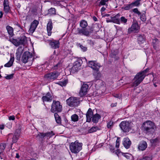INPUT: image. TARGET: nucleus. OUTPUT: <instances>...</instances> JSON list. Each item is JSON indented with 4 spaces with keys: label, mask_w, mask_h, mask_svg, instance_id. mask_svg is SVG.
<instances>
[{
    "label": "nucleus",
    "mask_w": 160,
    "mask_h": 160,
    "mask_svg": "<svg viewBox=\"0 0 160 160\" xmlns=\"http://www.w3.org/2000/svg\"><path fill=\"white\" fill-rule=\"evenodd\" d=\"M140 19L143 22H145L146 20V18L145 15V14L143 13L140 16Z\"/></svg>",
    "instance_id": "44"
},
{
    "label": "nucleus",
    "mask_w": 160,
    "mask_h": 160,
    "mask_svg": "<svg viewBox=\"0 0 160 160\" xmlns=\"http://www.w3.org/2000/svg\"><path fill=\"white\" fill-rule=\"evenodd\" d=\"M78 46L81 49H83V50H85L87 49L86 47H83L79 43L78 44Z\"/></svg>",
    "instance_id": "52"
},
{
    "label": "nucleus",
    "mask_w": 160,
    "mask_h": 160,
    "mask_svg": "<svg viewBox=\"0 0 160 160\" xmlns=\"http://www.w3.org/2000/svg\"><path fill=\"white\" fill-rule=\"evenodd\" d=\"M133 12L135 13L138 14V15H141V12L138 11L137 8H134L132 10Z\"/></svg>",
    "instance_id": "46"
},
{
    "label": "nucleus",
    "mask_w": 160,
    "mask_h": 160,
    "mask_svg": "<svg viewBox=\"0 0 160 160\" xmlns=\"http://www.w3.org/2000/svg\"><path fill=\"white\" fill-rule=\"evenodd\" d=\"M133 7L132 3L125 5L123 7V8L125 10H128Z\"/></svg>",
    "instance_id": "40"
},
{
    "label": "nucleus",
    "mask_w": 160,
    "mask_h": 160,
    "mask_svg": "<svg viewBox=\"0 0 160 160\" xmlns=\"http://www.w3.org/2000/svg\"><path fill=\"white\" fill-rule=\"evenodd\" d=\"M118 51H111V53L110 56L112 58H114L115 60L119 59V57L118 56Z\"/></svg>",
    "instance_id": "25"
},
{
    "label": "nucleus",
    "mask_w": 160,
    "mask_h": 160,
    "mask_svg": "<svg viewBox=\"0 0 160 160\" xmlns=\"http://www.w3.org/2000/svg\"><path fill=\"white\" fill-rule=\"evenodd\" d=\"M105 9H106L105 8L103 7L101 8V11L102 12H103L105 10Z\"/></svg>",
    "instance_id": "59"
},
{
    "label": "nucleus",
    "mask_w": 160,
    "mask_h": 160,
    "mask_svg": "<svg viewBox=\"0 0 160 160\" xmlns=\"http://www.w3.org/2000/svg\"><path fill=\"white\" fill-rule=\"evenodd\" d=\"M62 60L60 61L56 65L53 67V69L55 70L57 69L60 68L62 66Z\"/></svg>",
    "instance_id": "34"
},
{
    "label": "nucleus",
    "mask_w": 160,
    "mask_h": 160,
    "mask_svg": "<svg viewBox=\"0 0 160 160\" xmlns=\"http://www.w3.org/2000/svg\"><path fill=\"white\" fill-rule=\"evenodd\" d=\"M82 144L76 141L72 142L70 145L69 148L71 152L73 153H77L82 149Z\"/></svg>",
    "instance_id": "5"
},
{
    "label": "nucleus",
    "mask_w": 160,
    "mask_h": 160,
    "mask_svg": "<svg viewBox=\"0 0 160 160\" xmlns=\"http://www.w3.org/2000/svg\"><path fill=\"white\" fill-rule=\"evenodd\" d=\"M117 103H112L111 105V106L112 107H115V106H117Z\"/></svg>",
    "instance_id": "57"
},
{
    "label": "nucleus",
    "mask_w": 160,
    "mask_h": 160,
    "mask_svg": "<svg viewBox=\"0 0 160 160\" xmlns=\"http://www.w3.org/2000/svg\"><path fill=\"white\" fill-rule=\"evenodd\" d=\"M67 83V81H66V80L64 81V82H61L62 84H61V85H62L63 86H65L66 85V84Z\"/></svg>",
    "instance_id": "55"
},
{
    "label": "nucleus",
    "mask_w": 160,
    "mask_h": 160,
    "mask_svg": "<svg viewBox=\"0 0 160 160\" xmlns=\"http://www.w3.org/2000/svg\"><path fill=\"white\" fill-rule=\"evenodd\" d=\"M113 122L112 121H110L109 122L107 125V128H111L113 126Z\"/></svg>",
    "instance_id": "43"
},
{
    "label": "nucleus",
    "mask_w": 160,
    "mask_h": 160,
    "mask_svg": "<svg viewBox=\"0 0 160 160\" xmlns=\"http://www.w3.org/2000/svg\"><path fill=\"white\" fill-rule=\"evenodd\" d=\"M137 41L139 44L143 43L145 42V37L143 35H139L137 38Z\"/></svg>",
    "instance_id": "26"
},
{
    "label": "nucleus",
    "mask_w": 160,
    "mask_h": 160,
    "mask_svg": "<svg viewBox=\"0 0 160 160\" xmlns=\"http://www.w3.org/2000/svg\"><path fill=\"white\" fill-rule=\"evenodd\" d=\"M42 99L43 102H51L52 99V97L50 92H48L45 96H43Z\"/></svg>",
    "instance_id": "19"
},
{
    "label": "nucleus",
    "mask_w": 160,
    "mask_h": 160,
    "mask_svg": "<svg viewBox=\"0 0 160 160\" xmlns=\"http://www.w3.org/2000/svg\"><path fill=\"white\" fill-rule=\"evenodd\" d=\"M127 21L128 19L123 16L121 17L120 19V23H122L124 25H126L127 24Z\"/></svg>",
    "instance_id": "36"
},
{
    "label": "nucleus",
    "mask_w": 160,
    "mask_h": 160,
    "mask_svg": "<svg viewBox=\"0 0 160 160\" xmlns=\"http://www.w3.org/2000/svg\"><path fill=\"white\" fill-rule=\"evenodd\" d=\"M93 115V113L92 109L91 108H89L86 114L87 122H90L91 121V119Z\"/></svg>",
    "instance_id": "16"
},
{
    "label": "nucleus",
    "mask_w": 160,
    "mask_h": 160,
    "mask_svg": "<svg viewBox=\"0 0 160 160\" xmlns=\"http://www.w3.org/2000/svg\"><path fill=\"white\" fill-rule=\"evenodd\" d=\"M147 147V144L146 142L142 141L140 142L138 146V148L141 151L145 150Z\"/></svg>",
    "instance_id": "21"
},
{
    "label": "nucleus",
    "mask_w": 160,
    "mask_h": 160,
    "mask_svg": "<svg viewBox=\"0 0 160 160\" xmlns=\"http://www.w3.org/2000/svg\"><path fill=\"white\" fill-rule=\"evenodd\" d=\"M98 130H99L98 127L96 126L92 127L90 129L88 130V132L90 133H91L96 132Z\"/></svg>",
    "instance_id": "38"
},
{
    "label": "nucleus",
    "mask_w": 160,
    "mask_h": 160,
    "mask_svg": "<svg viewBox=\"0 0 160 160\" xmlns=\"http://www.w3.org/2000/svg\"><path fill=\"white\" fill-rule=\"evenodd\" d=\"M13 76V74L8 75L5 77V78L7 79H10L12 78Z\"/></svg>",
    "instance_id": "47"
},
{
    "label": "nucleus",
    "mask_w": 160,
    "mask_h": 160,
    "mask_svg": "<svg viewBox=\"0 0 160 160\" xmlns=\"http://www.w3.org/2000/svg\"><path fill=\"white\" fill-rule=\"evenodd\" d=\"M49 45L52 49H57L59 48L60 43L59 41L54 40L50 41L49 42Z\"/></svg>",
    "instance_id": "17"
},
{
    "label": "nucleus",
    "mask_w": 160,
    "mask_h": 160,
    "mask_svg": "<svg viewBox=\"0 0 160 160\" xmlns=\"http://www.w3.org/2000/svg\"><path fill=\"white\" fill-rule=\"evenodd\" d=\"M62 110V106L58 101L53 100L51 105V111L54 113L61 112Z\"/></svg>",
    "instance_id": "6"
},
{
    "label": "nucleus",
    "mask_w": 160,
    "mask_h": 160,
    "mask_svg": "<svg viewBox=\"0 0 160 160\" xmlns=\"http://www.w3.org/2000/svg\"><path fill=\"white\" fill-rule=\"evenodd\" d=\"M131 144V142L128 138H125L123 139V144L127 149L129 148Z\"/></svg>",
    "instance_id": "22"
},
{
    "label": "nucleus",
    "mask_w": 160,
    "mask_h": 160,
    "mask_svg": "<svg viewBox=\"0 0 160 160\" xmlns=\"http://www.w3.org/2000/svg\"><path fill=\"white\" fill-rule=\"evenodd\" d=\"M119 126L121 130L124 132H129L130 129V123L128 121L122 122L119 124Z\"/></svg>",
    "instance_id": "10"
},
{
    "label": "nucleus",
    "mask_w": 160,
    "mask_h": 160,
    "mask_svg": "<svg viewBox=\"0 0 160 160\" xmlns=\"http://www.w3.org/2000/svg\"><path fill=\"white\" fill-rule=\"evenodd\" d=\"M88 66L91 68L94 71L99 70L100 68L101 67L100 64L97 62L95 61H89L88 63Z\"/></svg>",
    "instance_id": "11"
},
{
    "label": "nucleus",
    "mask_w": 160,
    "mask_h": 160,
    "mask_svg": "<svg viewBox=\"0 0 160 160\" xmlns=\"http://www.w3.org/2000/svg\"><path fill=\"white\" fill-rule=\"evenodd\" d=\"M8 136L9 137H12H12V142L13 143L16 142L18 140V134L16 133H14V135H13L12 134H9L8 135Z\"/></svg>",
    "instance_id": "28"
},
{
    "label": "nucleus",
    "mask_w": 160,
    "mask_h": 160,
    "mask_svg": "<svg viewBox=\"0 0 160 160\" xmlns=\"http://www.w3.org/2000/svg\"><path fill=\"white\" fill-rule=\"evenodd\" d=\"M99 0H98L99 1ZM108 0H101L99 4V6L100 5H104L106 4V2H108Z\"/></svg>",
    "instance_id": "45"
},
{
    "label": "nucleus",
    "mask_w": 160,
    "mask_h": 160,
    "mask_svg": "<svg viewBox=\"0 0 160 160\" xmlns=\"http://www.w3.org/2000/svg\"><path fill=\"white\" fill-rule=\"evenodd\" d=\"M106 22H112V17H111V19H109V18H107Z\"/></svg>",
    "instance_id": "54"
},
{
    "label": "nucleus",
    "mask_w": 160,
    "mask_h": 160,
    "mask_svg": "<svg viewBox=\"0 0 160 160\" xmlns=\"http://www.w3.org/2000/svg\"><path fill=\"white\" fill-rule=\"evenodd\" d=\"M141 0H137L134 2H132V4L133 7L134 6H138L140 4V2Z\"/></svg>",
    "instance_id": "41"
},
{
    "label": "nucleus",
    "mask_w": 160,
    "mask_h": 160,
    "mask_svg": "<svg viewBox=\"0 0 160 160\" xmlns=\"http://www.w3.org/2000/svg\"><path fill=\"white\" fill-rule=\"evenodd\" d=\"M6 28L10 36H12L14 35L13 28L12 27L8 25L7 26Z\"/></svg>",
    "instance_id": "27"
},
{
    "label": "nucleus",
    "mask_w": 160,
    "mask_h": 160,
    "mask_svg": "<svg viewBox=\"0 0 160 160\" xmlns=\"http://www.w3.org/2000/svg\"><path fill=\"white\" fill-rule=\"evenodd\" d=\"M158 43V41L157 38H155L154 40H153L152 43L153 45V47L155 49H156V45H157Z\"/></svg>",
    "instance_id": "42"
},
{
    "label": "nucleus",
    "mask_w": 160,
    "mask_h": 160,
    "mask_svg": "<svg viewBox=\"0 0 160 160\" xmlns=\"http://www.w3.org/2000/svg\"><path fill=\"white\" fill-rule=\"evenodd\" d=\"M93 19L95 21H97V19L95 16L93 17Z\"/></svg>",
    "instance_id": "61"
},
{
    "label": "nucleus",
    "mask_w": 160,
    "mask_h": 160,
    "mask_svg": "<svg viewBox=\"0 0 160 160\" xmlns=\"http://www.w3.org/2000/svg\"><path fill=\"white\" fill-rule=\"evenodd\" d=\"M105 16H106L108 17V16H109V14H105Z\"/></svg>",
    "instance_id": "63"
},
{
    "label": "nucleus",
    "mask_w": 160,
    "mask_h": 160,
    "mask_svg": "<svg viewBox=\"0 0 160 160\" xmlns=\"http://www.w3.org/2000/svg\"><path fill=\"white\" fill-rule=\"evenodd\" d=\"M54 116L57 123L60 124L61 123V119L60 117L57 113H54Z\"/></svg>",
    "instance_id": "31"
},
{
    "label": "nucleus",
    "mask_w": 160,
    "mask_h": 160,
    "mask_svg": "<svg viewBox=\"0 0 160 160\" xmlns=\"http://www.w3.org/2000/svg\"><path fill=\"white\" fill-rule=\"evenodd\" d=\"M79 117L76 114H74L71 116V119L72 121L76 122L78 121Z\"/></svg>",
    "instance_id": "35"
},
{
    "label": "nucleus",
    "mask_w": 160,
    "mask_h": 160,
    "mask_svg": "<svg viewBox=\"0 0 160 160\" xmlns=\"http://www.w3.org/2000/svg\"><path fill=\"white\" fill-rule=\"evenodd\" d=\"M19 154L18 153H17L16 154V158H19Z\"/></svg>",
    "instance_id": "60"
},
{
    "label": "nucleus",
    "mask_w": 160,
    "mask_h": 160,
    "mask_svg": "<svg viewBox=\"0 0 160 160\" xmlns=\"http://www.w3.org/2000/svg\"><path fill=\"white\" fill-rule=\"evenodd\" d=\"M27 38L24 35H22L21 36L18 40L17 39H13L12 40V42L16 46H18L20 45H22L23 47H19L18 49H21L23 50L24 49V45L27 42Z\"/></svg>",
    "instance_id": "4"
},
{
    "label": "nucleus",
    "mask_w": 160,
    "mask_h": 160,
    "mask_svg": "<svg viewBox=\"0 0 160 160\" xmlns=\"http://www.w3.org/2000/svg\"><path fill=\"white\" fill-rule=\"evenodd\" d=\"M154 85L155 87H156L157 86V85L155 84H154Z\"/></svg>",
    "instance_id": "64"
},
{
    "label": "nucleus",
    "mask_w": 160,
    "mask_h": 160,
    "mask_svg": "<svg viewBox=\"0 0 160 160\" xmlns=\"http://www.w3.org/2000/svg\"><path fill=\"white\" fill-rule=\"evenodd\" d=\"M93 75L96 80H99L101 77V73L99 70L94 71Z\"/></svg>",
    "instance_id": "30"
},
{
    "label": "nucleus",
    "mask_w": 160,
    "mask_h": 160,
    "mask_svg": "<svg viewBox=\"0 0 160 160\" xmlns=\"http://www.w3.org/2000/svg\"><path fill=\"white\" fill-rule=\"evenodd\" d=\"M66 101L68 105L71 107L77 106L79 104V99L76 97H70Z\"/></svg>",
    "instance_id": "8"
},
{
    "label": "nucleus",
    "mask_w": 160,
    "mask_h": 160,
    "mask_svg": "<svg viewBox=\"0 0 160 160\" xmlns=\"http://www.w3.org/2000/svg\"><path fill=\"white\" fill-rule=\"evenodd\" d=\"M149 70V68H147L143 71L138 73L133 79L134 81L131 84L132 87H136L145 78L146 74Z\"/></svg>",
    "instance_id": "2"
},
{
    "label": "nucleus",
    "mask_w": 160,
    "mask_h": 160,
    "mask_svg": "<svg viewBox=\"0 0 160 160\" xmlns=\"http://www.w3.org/2000/svg\"><path fill=\"white\" fill-rule=\"evenodd\" d=\"M113 97L116 98H120L121 97V95L119 94H113Z\"/></svg>",
    "instance_id": "48"
},
{
    "label": "nucleus",
    "mask_w": 160,
    "mask_h": 160,
    "mask_svg": "<svg viewBox=\"0 0 160 160\" xmlns=\"http://www.w3.org/2000/svg\"><path fill=\"white\" fill-rule=\"evenodd\" d=\"M54 135L53 132H48L46 133L39 132L37 135L36 137L38 138H43L45 137L51 138Z\"/></svg>",
    "instance_id": "15"
},
{
    "label": "nucleus",
    "mask_w": 160,
    "mask_h": 160,
    "mask_svg": "<svg viewBox=\"0 0 160 160\" xmlns=\"http://www.w3.org/2000/svg\"><path fill=\"white\" fill-rule=\"evenodd\" d=\"M3 5L4 10L5 12L6 13L9 12L10 9L8 5V0H4Z\"/></svg>",
    "instance_id": "23"
},
{
    "label": "nucleus",
    "mask_w": 160,
    "mask_h": 160,
    "mask_svg": "<svg viewBox=\"0 0 160 160\" xmlns=\"http://www.w3.org/2000/svg\"><path fill=\"white\" fill-rule=\"evenodd\" d=\"M144 131L148 134H153L155 131L156 127L154 122L151 121H147L142 124Z\"/></svg>",
    "instance_id": "3"
},
{
    "label": "nucleus",
    "mask_w": 160,
    "mask_h": 160,
    "mask_svg": "<svg viewBox=\"0 0 160 160\" xmlns=\"http://www.w3.org/2000/svg\"><path fill=\"white\" fill-rule=\"evenodd\" d=\"M152 157L150 155L143 156L139 160H151Z\"/></svg>",
    "instance_id": "39"
},
{
    "label": "nucleus",
    "mask_w": 160,
    "mask_h": 160,
    "mask_svg": "<svg viewBox=\"0 0 160 160\" xmlns=\"http://www.w3.org/2000/svg\"><path fill=\"white\" fill-rule=\"evenodd\" d=\"M33 56L32 52L28 51H26L23 54L21 58V61L24 63L27 62Z\"/></svg>",
    "instance_id": "9"
},
{
    "label": "nucleus",
    "mask_w": 160,
    "mask_h": 160,
    "mask_svg": "<svg viewBox=\"0 0 160 160\" xmlns=\"http://www.w3.org/2000/svg\"><path fill=\"white\" fill-rule=\"evenodd\" d=\"M140 27L137 22L133 23L130 27L128 29V33L129 34L132 33H137L139 30Z\"/></svg>",
    "instance_id": "13"
},
{
    "label": "nucleus",
    "mask_w": 160,
    "mask_h": 160,
    "mask_svg": "<svg viewBox=\"0 0 160 160\" xmlns=\"http://www.w3.org/2000/svg\"><path fill=\"white\" fill-rule=\"evenodd\" d=\"M14 60V57H11L9 62L4 65L5 67H10L12 66L13 65V62Z\"/></svg>",
    "instance_id": "29"
},
{
    "label": "nucleus",
    "mask_w": 160,
    "mask_h": 160,
    "mask_svg": "<svg viewBox=\"0 0 160 160\" xmlns=\"http://www.w3.org/2000/svg\"><path fill=\"white\" fill-rule=\"evenodd\" d=\"M76 60L70 69L71 72L73 73L78 71L82 63V59L81 58H76Z\"/></svg>",
    "instance_id": "7"
},
{
    "label": "nucleus",
    "mask_w": 160,
    "mask_h": 160,
    "mask_svg": "<svg viewBox=\"0 0 160 160\" xmlns=\"http://www.w3.org/2000/svg\"><path fill=\"white\" fill-rule=\"evenodd\" d=\"M0 18H1L2 17L3 15L2 12L1 11H0Z\"/></svg>",
    "instance_id": "58"
},
{
    "label": "nucleus",
    "mask_w": 160,
    "mask_h": 160,
    "mask_svg": "<svg viewBox=\"0 0 160 160\" xmlns=\"http://www.w3.org/2000/svg\"><path fill=\"white\" fill-rule=\"evenodd\" d=\"M88 85L85 83H83L79 95L81 97H83L87 94L88 91Z\"/></svg>",
    "instance_id": "14"
},
{
    "label": "nucleus",
    "mask_w": 160,
    "mask_h": 160,
    "mask_svg": "<svg viewBox=\"0 0 160 160\" xmlns=\"http://www.w3.org/2000/svg\"><path fill=\"white\" fill-rule=\"evenodd\" d=\"M6 146V143L3 142L1 143L0 144V154H1L4 150Z\"/></svg>",
    "instance_id": "33"
},
{
    "label": "nucleus",
    "mask_w": 160,
    "mask_h": 160,
    "mask_svg": "<svg viewBox=\"0 0 160 160\" xmlns=\"http://www.w3.org/2000/svg\"><path fill=\"white\" fill-rule=\"evenodd\" d=\"M59 74V72L55 71L47 74L45 75V77L50 81H52L56 79Z\"/></svg>",
    "instance_id": "12"
},
{
    "label": "nucleus",
    "mask_w": 160,
    "mask_h": 160,
    "mask_svg": "<svg viewBox=\"0 0 160 160\" xmlns=\"http://www.w3.org/2000/svg\"><path fill=\"white\" fill-rule=\"evenodd\" d=\"M8 119L10 120H14L15 119V117L14 115L10 116L8 117Z\"/></svg>",
    "instance_id": "53"
},
{
    "label": "nucleus",
    "mask_w": 160,
    "mask_h": 160,
    "mask_svg": "<svg viewBox=\"0 0 160 160\" xmlns=\"http://www.w3.org/2000/svg\"><path fill=\"white\" fill-rule=\"evenodd\" d=\"M88 25L87 21L84 20H82L80 22V26L82 28H77V34L84 35L87 36H89L92 32L93 31L91 29H87L86 28Z\"/></svg>",
    "instance_id": "1"
},
{
    "label": "nucleus",
    "mask_w": 160,
    "mask_h": 160,
    "mask_svg": "<svg viewBox=\"0 0 160 160\" xmlns=\"http://www.w3.org/2000/svg\"><path fill=\"white\" fill-rule=\"evenodd\" d=\"M48 14L50 15H55L56 14V11L55 8H51L48 10Z\"/></svg>",
    "instance_id": "37"
},
{
    "label": "nucleus",
    "mask_w": 160,
    "mask_h": 160,
    "mask_svg": "<svg viewBox=\"0 0 160 160\" xmlns=\"http://www.w3.org/2000/svg\"><path fill=\"white\" fill-rule=\"evenodd\" d=\"M38 24V21L37 20H34L32 23L31 25V27L29 30L30 32H33L37 27Z\"/></svg>",
    "instance_id": "20"
},
{
    "label": "nucleus",
    "mask_w": 160,
    "mask_h": 160,
    "mask_svg": "<svg viewBox=\"0 0 160 160\" xmlns=\"http://www.w3.org/2000/svg\"><path fill=\"white\" fill-rule=\"evenodd\" d=\"M90 43L91 45H93L94 44V42L91 41H90Z\"/></svg>",
    "instance_id": "62"
},
{
    "label": "nucleus",
    "mask_w": 160,
    "mask_h": 160,
    "mask_svg": "<svg viewBox=\"0 0 160 160\" xmlns=\"http://www.w3.org/2000/svg\"><path fill=\"white\" fill-rule=\"evenodd\" d=\"M4 128V125L0 124V129L3 130Z\"/></svg>",
    "instance_id": "56"
},
{
    "label": "nucleus",
    "mask_w": 160,
    "mask_h": 160,
    "mask_svg": "<svg viewBox=\"0 0 160 160\" xmlns=\"http://www.w3.org/2000/svg\"><path fill=\"white\" fill-rule=\"evenodd\" d=\"M119 139L118 138L116 141V147L117 148H119Z\"/></svg>",
    "instance_id": "49"
},
{
    "label": "nucleus",
    "mask_w": 160,
    "mask_h": 160,
    "mask_svg": "<svg viewBox=\"0 0 160 160\" xmlns=\"http://www.w3.org/2000/svg\"><path fill=\"white\" fill-rule=\"evenodd\" d=\"M53 28L52 23L51 20H49L47 26V30L48 35V36H51L52 33V30Z\"/></svg>",
    "instance_id": "18"
},
{
    "label": "nucleus",
    "mask_w": 160,
    "mask_h": 160,
    "mask_svg": "<svg viewBox=\"0 0 160 160\" xmlns=\"http://www.w3.org/2000/svg\"><path fill=\"white\" fill-rule=\"evenodd\" d=\"M14 25L17 26L19 28L23 30L22 27L17 22H15L14 23Z\"/></svg>",
    "instance_id": "51"
},
{
    "label": "nucleus",
    "mask_w": 160,
    "mask_h": 160,
    "mask_svg": "<svg viewBox=\"0 0 160 160\" xmlns=\"http://www.w3.org/2000/svg\"><path fill=\"white\" fill-rule=\"evenodd\" d=\"M122 155H123L124 157H126L127 159H129L130 158V155L128 153H122Z\"/></svg>",
    "instance_id": "50"
},
{
    "label": "nucleus",
    "mask_w": 160,
    "mask_h": 160,
    "mask_svg": "<svg viewBox=\"0 0 160 160\" xmlns=\"http://www.w3.org/2000/svg\"><path fill=\"white\" fill-rule=\"evenodd\" d=\"M101 118V116L98 113H96L93 116L92 118V122L94 123H97L98 120Z\"/></svg>",
    "instance_id": "24"
},
{
    "label": "nucleus",
    "mask_w": 160,
    "mask_h": 160,
    "mask_svg": "<svg viewBox=\"0 0 160 160\" xmlns=\"http://www.w3.org/2000/svg\"><path fill=\"white\" fill-rule=\"evenodd\" d=\"M119 15L118 14L112 17V22L119 24H120V19L117 18L118 16H119Z\"/></svg>",
    "instance_id": "32"
}]
</instances>
